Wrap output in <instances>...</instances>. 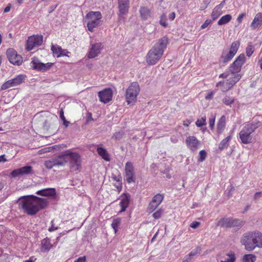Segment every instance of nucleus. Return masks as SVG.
<instances>
[{"label":"nucleus","mask_w":262,"mask_h":262,"mask_svg":"<svg viewBox=\"0 0 262 262\" xmlns=\"http://www.w3.org/2000/svg\"><path fill=\"white\" fill-rule=\"evenodd\" d=\"M49 202L46 199L30 195L20 199L19 205L29 215L36 214L40 210L47 207Z\"/></svg>","instance_id":"1"},{"label":"nucleus","mask_w":262,"mask_h":262,"mask_svg":"<svg viewBox=\"0 0 262 262\" xmlns=\"http://www.w3.org/2000/svg\"><path fill=\"white\" fill-rule=\"evenodd\" d=\"M168 43V38L163 37L148 51L146 57V61L149 65H155L160 60L167 48Z\"/></svg>","instance_id":"2"},{"label":"nucleus","mask_w":262,"mask_h":262,"mask_svg":"<svg viewBox=\"0 0 262 262\" xmlns=\"http://www.w3.org/2000/svg\"><path fill=\"white\" fill-rule=\"evenodd\" d=\"M241 243L248 251H252L256 248H261L262 233L258 231L246 232L241 237Z\"/></svg>","instance_id":"3"},{"label":"nucleus","mask_w":262,"mask_h":262,"mask_svg":"<svg viewBox=\"0 0 262 262\" xmlns=\"http://www.w3.org/2000/svg\"><path fill=\"white\" fill-rule=\"evenodd\" d=\"M63 157L66 159V162H69L72 171H77L79 170L81 167V159L78 153L67 150L63 152Z\"/></svg>","instance_id":"4"},{"label":"nucleus","mask_w":262,"mask_h":262,"mask_svg":"<svg viewBox=\"0 0 262 262\" xmlns=\"http://www.w3.org/2000/svg\"><path fill=\"white\" fill-rule=\"evenodd\" d=\"M258 125L254 122L246 124L239 133L241 142L244 144H249L251 142V134L258 127Z\"/></svg>","instance_id":"5"},{"label":"nucleus","mask_w":262,"mask_h":262,"mask_svg":"<svg viewBox=\"0 0 262 262\" xmlns=\"http://www.w3.org/2000/svg\"><path fill=\"white\" fill-rule=\"evenodd\" d=\"M101 18L102 15L100 12H89L85 18L88 30L91 32H93L94 29L99 25Z\"/></svg>","instance_id":"6"},{"label":"nucleus","mask_w":262,"mask_h":262,"mask_svg":"<svg viewBox=\"0 0 262 262\" xmlns=\"http://www.w3.org/2000/svg\"><path fill=\"white\" fill-rule=\"evenodd\" d=\"M140 92L138 83L133 82L126 91L125 98L128 104L134 103L137 100V96Z\"/></svg>","instance_id":"7"},{"label":"nucleus","mask_w":262,"mask_h":262,"mask_svg":"<svg viewBox=\"0 0 262 262\" xmlns=\"http://www.w3.org/2000/svg\"><path fill=\"white\" fill-rule=\"evenodd\" d=\"M244 224L243 221L232 218H222L220 219L217 224V226H221L224 228H229V227H240Z\"/></svg>","instance_id":"8"},{"label":"nucleus","mask_w":262,"mask_h":262,"mask_svg":"<svg viewBox=\"0 0 262 262\" xmlns=\"http://www.w3.org/2000/svg\"><path fill=\"white\" fill-rule=\"evenodd\" d=\"M226 80L221 81L216 84V87L220 88L223 92H226L231 89L233 86L239 80V76L237 75L233 78H225Z\"/></svg>","instance_id":"9"},{"label":"nucleus","mask_w":262,"mask_h":262,"mask_svg":"<svg viewBox=\"0 0 262 262\" xmlns=\"http://www.w3.org/2000/svg\"><path fill=\"white\" fill-rule=\"evenodd\" d=\"M42 35H33L28 37L26 43V50L28 51L33 50L35 47L40 46L42 42Z\"/></svg>","instance_id":"10"},{"label":"nucleus","mask_w":262,"mask_h":262,"mask_svg":"<svg viewBox=\"0 0 262 262\" xmlns=\"http://www.w3.org/2000/svg\"><path fill=\"white\" fill-rule=\"evenodd\" d=\"M103 46L101 42H93L91 41V47L88 54V57L90 59L98 56L101 53Z\"/></svg>","instance_id":"11"},{"label":"nucleus","mask_w":262,"mask_h":262,"mask_svg":"<svg viewBox=\"0 0 262 262\" xmlns=\"http://www.w3.org/2000/svg\"><path fill=\"white\" fill-rule=\"evenodd\" d=\"M125 175L126 181L130 184L135 181V168L131 162H127L125 166Z\"/></svg>","instance_id":"12"},{"label":"nucleus","mask_w":262,"mask_h":262,"mask_svg":"<svg viewBox=\"0 0 262 262\" xmlns=\"http://www.w3.org/2000/svg\"><path fill=\"white\" fill-rule=\"evenodd\" d=\"M6 53L8 58L11 63L17 66L21 64L23 62L22 57L18 54L14 49H8Z\"/></svg>","instance_id":"13"},{"label":"nucleus","mask_w":262,"mask_h":262,"mask_svg":"<svg viewBox=\"0 0 262 262\" xmlns=\"http://www.w3.org/2000/svg\"><path fill=\"white\" fill-rule=\"evenodd\" d=\"M185 142L187 148L192 152L196 151L201 145V142L193 136L187 137Z\"/></svg>","instance_id":"14"},{"label":"nucleus","mask_w":262,"mask_h":262,"mask_svg":"<svg viewBox=\"0 0 262 262\" xmlns=\"http://www.w3.org/2000/svg\"><path fill=\"white\" fill-rule=\"evenodd\" d=\"M52 63L48 62L47 63H43L40 62V61L35 57L32 58L30 63L31 67L33 69L40 71H45L49 69L52 66Z\"/></svg>","instance_id":"15"},{"label":"nucleus","mask_w":262,"mask_h":262,"mask_svg":"<svg viewBox=\"0 0 262 262\" xmlns=\"http://www.w3.org/2000/svg\"><path fill=\"white\" fill-rule=\"evenodd\" d=\"M241 69L237 67L236 64L234 65L232 63L230 67V71L226 72L223 74L220 75V78H233L234 76L237 75L239 76V79L241 78V75L239 74Z\"/></svg>","instance_id":"16"},{"label":"nucleus","mask_w":262,"mask_h":262,"mask_svg":"<svg viewBox=\"0 0 262 262\" xmlns=\"http://www.w3.org/2000/svg\"><path fill=\"white\" fill-rule=\"evenodd\" d=\"M32 167L30 166H26L21 168L13 170L10 173L13 178H16L20 176L33 173Z\"/></svg>","instance_id":"17"},{"label":"nucleus","mask_w":262,"mask_h":262,"mask_svg":"<svg viewBox=\"0 0 262 262\" xmlns=\"http://www.w3.org/2000/svg\"><path fill=\"white\" fill-rule=\"evenodd\" d=\"M119 10V20H121V15L126 14L128 11L129 0H118Z\"/></svg>","instance_id":"18"},{"label":"nucleus","mask_w":262,"mask_h":262,"mask_svg":"<svg viewBox=\"0 0 262 262\" xmlns=\"http://www.w3.org/2000/svg\"><path fill=\"white\" fill-rule=\"evenodd\" d=\"M100 100L103 103H107L112 98V91L111 89H106L98 93Z\"/></svg>","instance_id":"19"},{"label":"nucleus","mask_w":262,"mask_h":262,"mask_svg":"<svg viewBox=\"0 0 262 262\" xmlns=\"http://www.w3.org/2000/svg\"><path fill=\"white\" fill-rule=\"evenodd\" d=\"M164 196L161 194H157L154 196L151 202L149 203L148 210L150 212L153 211L161 204L163 200Z\"/></svg>","instance_id":"20"},{"label":"nucleus","mask_w":262,"mask_h":262,"mask_svg":"<svg viewBox=\"0 0 262 262\" xmlns=\"http://www.w3.org/2000/svg\"><path fill=\"white\" fill-rule=\"evenodd\" d=\"M51 50L53 55L57 58L62 56H69L70 52L66 49H62L58 45H52Z\"/></svg>","instance_id":"21"},{"label":"nucleus","mask_w":262,"mask_h":262,"mask_svg":"<svg viewBox=\"0 0 262 262\" xmlns=\"http://www.w3.org/2000/svg\"><path fill=\"white\" fill-rule=\"evenodd\" d=\"M262 26V13H257L252 21L250 27L252 30L259 28Z\"/></svg>","instance_id":"22"},{"label":"nucleus","mask_w":262,"mask_h":262,"mask_svg":"<svg viewBox=\"0 0 262 262\" xmlns=\"http://www.w3.org/2000/svg\"><path fill=\"white\" fill-rule=\"evenodd\" d=\"M130 201V196L126 193L122 194L120 196V205L121 209L120 212H123L125 211L126 208H127Z\"/></svg>","instance_id":"23"},{"label":"nucleus","mask_w":262,"mask_h":262,"mask_svg":"<svg viewBox=\"0 0 262 262\" xmlns=\"http://www.w3.org/2000/svg\"><path fill=\"white\" fill-rule=\"evenodd\" d=\"M36 193L40 195L53 196L55 195L56 191L54 188H47L38 190L37 191Z\"/></svg>","instance_id":"24"},{"label":"nucleus","mask_w":262,"mask_h":262,"mask_svg":"<svg viewBox=\"0 0 262 262\" xmlns=\"http://www.w3.org/2000/svg\"><path fill=\"white\" fill-rule=\"evenodd\" d=\"M140 14L142 19L147 20L151 17L150 10L145 7H141L140 8Z\"/></svg>","instance_id":"25"},{"label":"nucleus","mask_w":262,"mask_h":262,"mask_svg":"<svg viewBox=\"0 0 262 262\" xmlns=\"http://www.w3.org/2000/svg\"><path fill=\"white\" fill-rule=\"evenodd\" d=\"M234 56L228 51L224 50L221 56V61L223 63H227L230 61Z\"/></svg>","instance_id":"26"},{"label":"nucleus","mask_w":262,"mask_h":262,"mask_svg":"<svg viewBox=\"0 0 262 262\" xmlns=\"http://www.w3.org/2000/svg\"><path fill=\"white\" fill-rule=\"evenodd\" d=\"M97 151L98 152V154L101 157L102 159H103L106 161H110V155L108 154L106 149L102 147H98Z\"/></svg>","instance_id":"27"},{"label":"nucleus","mask_w":262,"mask_h":262,"mask_svg":"<svg viewBox=\"0 0 262 262\" xmlns=\"http://www.w3.org/2000/svg\"><path fill=\"white\" fill-rule=\"evenodd\" d=\"M54 161V164L55 166H63L66 162V159L63 157V152L59 155L58 157L52 159Z\"/></svg>","instance_id":"28"},{"label":"nucleus","mask_w":262,"mask_h":262,"mask_svg":"<svg viewBox=\"0 0 262 262\" xmlns=\"http://www.w3.org/2000/svg\"><path fill=\"white\" fill-rule=\"evenodd\" d=\"M52 247L49 239L45 238L42 241L41 250L42 252H48Z\"/></svg>","instance_id":"29"},{"label":"nucleus","mask_w":262,"mask_h":262,"mask_svg":"<svg viewBox=\"0 0 262 262\" xmlns=\"http://www.w3.org/2000/svg\"><path fill=\"white\" fill-rule=\"evenodd\" d=\"M226 125V117L224 116H222L217 125V130L219 134L222 133L224 130Z\"/></svg>","instance_id":"30"},{"label":"nucleus","mask_w":262,"mask_h":262,"mask_svg":"<svg viewBox=\"0 0 262 262\" xmlns=\"http://www.w3.org/2000/svg\"><path fill=\"white\" fill-rule=\"evenodd\" d=\"M231 136L229 135L226 138L223 139L219 145V149L220 150H223L225 148H227L229 145V142L231 139Z\"/></svg>","instance_id":"31"},{"label":"nucleus","mask_w":262,"mask_h":262,"mask_svg":"<svg viewBox=\"0 0 262 262\" xmlns=\"http://www.w3.org/2000/svg\"><path fill=\"white\" fill-rule=\"evenodd\" d=\"M232 19V16L230 14H226L223 16L218 21L217 24L220 26L226 25L229 23Z\"/></svg>","instance_id":"32"},{"label":"nucleus","mask_w":262,"mask_h":262,"mask_svg":"<svg viewBox=\"0 0 262 262\" xmlns=\"http://www.w3.org/2000/svg\"><path fill=\"white\" fill-rule=\"evenodd\" d=\"M25 79V77L23 75H19L15 78L10 79L11 83L13 86L18 85L21 84Z\"/></svg>","instance_id":"33"},{"label":"nucleus","mask_w":262,"mask_h":262,"mask_svg":"<svg viewBox=\"0 0 262 262\" xmlns=\"http://www.w3.org/2000/svg\"><path fill=\"white\" fill-rule=\"evenodd\" d=\"M240 46V42L239 41H235L233 42L231 44L229 51H228L230 53H231L233 56L235 55L239 47Z\"/></svg>","instance_id":"34"},{"label":"nucleus","mask_w":262,"mask_h":262,"mask_svg":"<svg viewBox=\"0 0 262 262\" xmlns=\"http://www.w3.org/2000/svg\"><path fill=\"white\" fill-rule=\"evenodd\" d=\"M245 56L244 54H240L235 60L233 62V64H236L237 67L241 69L243 64L245 62Z\"/></svg>","instance_id":"35"},{"label":"nucleus","mask_w":262,"mask_h":262,"mask_svg":"<svg viewBox=\"0 0 262 262\" xmlns=\"http://www.w3.org/2000/svg\"><path fill=\"white\" fill-rule=\"evenodd\" d=\"M222 14V11L216 9V8H214L211 13V16L212 20H215L217 18L219 17L220 15Z\"/></svg>","instance_id":"36"},{"label":"nucleus","mask_w":262,"mask_h":262,"mask_svg":"<svg viewBox=\"0 0 262 262\" xmlns=\"http://www.w3.org/2000/svg\"><path fill=\"white\" fill-rule=\"evenodd\" d=\"M242 260L246 262H255L256 257L252 254H246L243 256Z\"/></svg>","instance_id":"37"},{"label":"nucleus","mask_w":262,"mask_h":262,"mask_svg":"<svg viewBox=\"0 0 262 262\" xmlns=\"http://www.w3.org/2000/svg\"><path fill=\"white\" fill-rule=\"evenodd\" d=\"M222 101L225 104L227 105H230L231 104L233 103V102H234V98L232 97L226 95L223 99Z\"/></svg>","instance_id":"38"},{"label":"nucleus","mask_w":262,"mask_h":262,"mask_svg":"<svg viewBox=\"0 0 262 262\" xmlns=\"http://www.w3.org/2000/svg\"><path fill=\"white\" fill-rule=\"evenodd\" d=\"M121 223V220L120 219H114L112 223V227L114 230L115 233L117 232L118 228L119 226Z\"/></svg>","instance_id":"39"},{"label":"nucleus","mask_w":262,"mask_h":262,"mask_svg":"<svg viewBox=\"0 0 262 262\" xmlns=\"http://www.w3.org/2000/svg\"><path fill=\"white\" fill-rule=\"evenodd\" d=\"M123 135L124 133L123 131L116 132L113 135L112 138L116 140H120L123 138Z\"/></svg>","instance_id":"40"},{"label":"nucleus","mask_w":262,"mask_h":262,"mask_svg":"<svg viewBox=\"0 0 262 262\" xmlns=\"http://www.w3.org/2000/svg\"><path fill=\"white\" fill-rule=\"evenodd\" d=\"M195 124L198 127H202L206 124V117H202L198 119L195 122Z\"/></svg>","instance_id":"41"},{"label":"nucleus","mask_w":262,"mask_h":262,"mask_svg":"<svg viewBox=\"0 0 262 262\" xmlns=\"http://www.w3.org/2000/svg\"><path fill=\"white\" fill-rule=\"evenodd\" d=\"M227 256V257L225 260H221V262H234L235 261V258L234 254H228Z\"/></svg>","instance_id":"42"},{"label":"nucleus","mask_w":262,"mask_h":262,"mask_svg":"<svg viewBox=\"0 0 262 262\" xmlns=\"http://www.w3.org/2000/svg\"><path fill=\"white\" fill-rule=\"evenodd\" d=\"M253 52H254L253 46L252 45L249 44L247 46V47L246 48V52L247 55L248 57H250L252 55V54H253Z\"/></svg>","instance_id":"43"},{"label":"nucleus","mask_w":262,"mask_h":262,"mask_svg":"<svg viewBox=\"0 0 262 262\" xmlns=\"http://www.w3.org/2000/svg\"><path fill=\"white\" fill-rule=\"evenodd\" d=\"M11 87H13V86L11 83L10 80H9L3 83L2 85L1 89L2 90H5Z\"/></svg>","instance_id":"44"},{"label":"nucleus","mask_w":262,"mask_h":262,"mask_svg":"<svg viewBox=\"0 0 262 262\" xmlns=\"http://www.w3.org/2000/svg\"><path fill=\"white\" fill-rule=\"evenodd\" d=\"M207 156V152L205 150H202L199 152V159L198 161L199 162H203L206 159Z\"/></svg>","instance_id":"45"},{"label":"nucleus","mask_w":262,"mask_h":262,"mask_svg":"<svg viewBox=\"0 0 262 262\" xmlns=\"http://www.w3.org/2000/svg\"><path fill=\"white\" fill-rule=\"evenodd\" d=\"M45 165L46 167L48 169H51L53 167H54V161L53 159H51L49 160H47L45 162Z\"/></svg>","instance_id":"46"},{"label":"nucleus","mask_w":262,"mask_h":262,"mask_svg":"<svg viewBox=\"0 0 262 262\" xmlns=\"http://www.w3.org/2000/svg\"><path fill=\"white\" fill-rule=\"evenodd\" d=\"M212 20L211 19H207L205 22L201 25V28L204 29L206 28L209 25L212 23Z\"/></svg>","instance_id":"47"},{"label":"nucleus","mask_w":262,"mask_h":262,"mask_svg":"<svg viewBox=\"0 0 262 262\" xmlns=\"http://www.w3.org/2000/svg\"><path fill=\"white\" fill-rule=\"evenodd\" d=\"M215 117L214 115H211V117L209 118V126L211 129L213 128L215 123Z\"/></svg>","instance_id":"48"},{"label":"nucleus","mask_w":262,"mask_h":262,"mask_svg":"<svg viewBox=\"0 0 262 262\" xmlns=\"http://www.w3.org/2000/svg\"><path fill=\"white\" fill-rule=\"evenodd\" d=\"M162 214V211L161 210H159L157 211L156 212H155L152 215L155 219H158L161 217Z\"/></svg>","instance_id":"49"},{"label":"nucleus","mask_w":262,"mask_h":262,"mask_svg":"<svg viewBox=\"0 0 262 262\" xmlns=\"http://www.w3.org/2000/svg\"><path fill=\"white\" fill-rule=\"evenodd\" d=\"M214 92H210L208 93V94L205 96V99L207 100H211L214 96Z\"/></svg>","instance_id":"50"},{"label":"nucleus","mask_w":262,"mask_h":262,"mask_svg":"<svg viewBox=\"0 0 262 262\" xmlns=\"http://www.w3.org/2000/svg\"><path fill=\"white\" fill-rule=\"evenodd\" d=\"M51 226L50 227H49V231L52 232V231H55L58 229V227L54 226V220H52L51 221Z\"/></svg>","instance_id":"51"},{"label":"nucleus","mask_w":262,"mask_h":262,"mask_svg":"<svg viewBox=\"0 0 262 262\" xmlns=\"http://www.w3.org/2000/svg\"><path fill=\"white\" fill-rule=\"evenodd\" d=\"M200 225V223L199 222L194 221L191 223L190 227L193 229L197 228Z\"/></svg>","instance_id":"52"},{"label":"nucleus","mask_w":262,"mask_h":262,"mask_svg":"<svg viewBox=\"0 0 262 262\" xmlns=\"http://www.w3.org/2000/svg\"><path fill=\"white\" fill-rule=\"evenodd\" d=\"M199 250H200V248H198L195 251H192L191 252H190V253L189 254V255L187 256L191 258L192 256H195V255H196L198 253V251Z\"/></svg>","instance_id":"53"},{"label":"nucleus","mask_w":262,"mask_h":262,"mask_svg":"<svg viewBox=\"0 0 262 262\" xmlns=\"http://www.w3.org/2000/svg\"><path fill=\"white\" fill-rule=\"evenodd\" d=\"M246 16V14L245 13H242L241 14H239L237 18V21L239 23H241L243 19V18Z\"/></svg>","instance_id":"54"},{"label":"nucleus","mask_w":262,"mask_h":262,"mask_svg":"<svg viewBox=\"0 0 262 262\" xmlns=\"http://www.w3.org/2000/svg\"><path fill=\"white\" fill-rule=\"evenodd\" d=\"M225 4V1H223L220 4L217 5L215 7L216 8V9H218L219 10L222 11V9L223 8Z\"/></svg>","instance_id":"55"},{"label":"nucleus","mask_w":262,"mask_h":262,"mask_svg":"<svg viewBox=\"0 0 262 262\" xmlns=\"http://www.w3.org/2000/svg\"><path fill=\"white\" fill-rule=\"evenodd\" d=\"M118 192H120L122 189V184L121 183H119L118 184H116L114 185Z\"/></svg>","instance_id":"56"},{"label":"nucleus","mask_w":262,"mask_h":262,"mask_svg":"<svg viewBox=\"0 0 262 262\" xmlns=\"http://www.w3.org/2000/svg\"><path fill=\"white\" fill-rule=\"evenodd\" d=\"M43 128L45 129H48L49 126V123L47 120H45L43 122Z\"/></svg>","instance_id":"57"},{"label":"nucleus","mask_w":262,"mask_h":262,"mask_svg":"<svg viewBox=\"0 0 262 262\" xmlns=\"http://www.w3.org/2000/svg\"><path fill=\"white\" fill-rule=\"evenodd\" d=\"M11 6L10 4H9L4 9V13H7L10 11Z\"/></svg>","instance_id":"58"},{"label":"nucleus","mask_w":262,"mask_h":262,"mask_svg":"<svg viewBox=\"0 0 262 262\" xmlns=\"http://www.w3.org/2000/svg\"><path fill=\"white\" fill-rule=\"evenodd\" d=\"M7 161V160L5 158V155H3L0 156V162H6Z\"/></svg>","instance_id":"59"},{"label":"nucleus","mask_w":262,"mask_h":262,"mask_svg":"<svg viewBox=\"0 0 262 262\" xmlns=\"http://www.w3.org/2000/svg\"><path fill=\"white\" fill-rule=\"evenodd\" d=\"M191 121L189 120H186L183 121V125L185 126H188Z\"/></svg>","instance_id":"60"},{"label":"nucleus","mask_w":262,"mask_h":262,"mask_svg":"<svg viewBox=\"0 0 262 262\" xmlns=\"http://www.w3.org/2000/svg\"><path fill=\"white\" fill-rule=\"evenodd\" d=\"M6 185V182L4 181H2L0 182V191L2 190L5 187Z\"/></svg>","instance_id":"61"},{"label":"nucleus","mask_w":262,"mask_h":262,"mask_svg":"<svg viewBox=\"0 0 262 262\" xmlns=\"http://www.w3.org/2000/svg\"><path fill=\"white\" fill-rule=\"evenodd\" d=\"M59 116L62 121L66 119V118L64 116L63 112L62 110H61L60 111Z\"/></svg>","instance_id":"62"},{"label":"nucleus","mask_w":262,"mask_h":262,"mask_svg":"<svg viewBox=\"0 0 262 262\" xmlns=\"http://www.w3.org/2000/svg\"><path fill=\"white\" fill-rule=\"evenodd\" d=\"M175 16V13L174 12H172L169 15V19L173 20L174 19Z\"/></svg>","instance_id":"63"},{"label":"nucleus","mask_w":262,"mask_h":262,"mask_svg":"<svg viewBox=\"0 0 262 262\" xmlns=\"http://www.w3.org/2000/svg\"><path fill=\"white\" fill-rule=\"evenodd\" d=\"M191 258L188 256H186L184 258L182 262H190Z\"/></svg>","instance_id":"64"}]
</instances>
